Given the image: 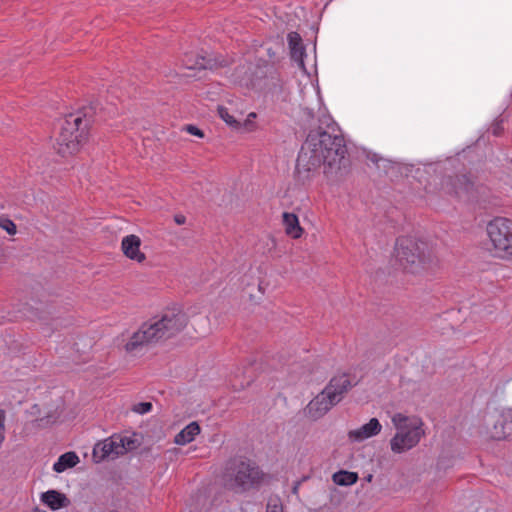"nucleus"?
<instances>
[{"label":"nucleus","instance_id":"nucleus-1","mask_svg":"<svg viewBox=\"0 0 512 512\" xmlns=\"http://www.w3.org/2000/svg\"><path fill=\"white\" fill-rule=\"evenodd\" d=\"M347 146L342 134L327 130H309L298 153L295 176L305 184L319 174L321 167L327 178L336 176L348 162Z\"/></svg>","mask_w":512,"mask_h":512},{"label":"nucleus","instance_id":"nucleus-2","mask_svg":"<svg viewBox=\"0 0 512 512\" xmlns=\"http://www.w3.org/2000/svg\"><path fill=\"white\" fill-rule=\"evenodd\" d=\"M188 324V316L179 308L165 310L158 320L144 323L125 344V350L132 352L140 346L170 339L179 334Z\"/></svg>","mask_w":512,"mask_h":512},{"label":"nucleus","instance_id":"nucleus-3","mask_svg":"<svg viewBox=\"0 0 512 512\" xmlns=\"http://www.w3.org/2000/svg\"><path fill=\"white\" fill-rule=\"evenodd\" d=\"M395 258L405 273L413 275L432 272L437 266V259L428 246L411 237L396 240Z\"/></svg>","mask_w":512,"mask_h":512},{"label":"nucleus","instance_id":"nucleus-4","mask_svg":"<svg viewBox=\"0 0 512 512\" xmlns=\"http://www.w3.org/2000/svg\"><path fill=\"white\" fill-rule=\"evenodd\" d=\"M392 423L397 429V433L390 440L391 450L394 453L401 454L412 449L425 435L421 419L411 420L402 413H396L392 417Z\"/></svg>","mask_w":512,"mask_h":512},{"label":"nucleus","instance_id":"nucleus-5","mask_svg":"<svg viewBox=\"0 0 512 512\" xmlns=\"http://www.w3.org/2000/svg\"><path fill=\"white\" fill-rule=\"evenodd\" d=\"M487 234L495 256L512 260V220L505 217L494 218L487 224Z\"/></svg>","mask_w":512,"mask_h":512},{"label":"nucleus","instance_id":"nucleus-6","mask_svg":"<svg viewBox=\"0 0 512 512\" xmlns=\"http://www.w3.org/2000/svg\"><path fill=\"white\" fill-rule=\"evenodd\" d=\"M231 489L235 492H245L258 486L263 481L264 473L254 462L249 460L235 461L228 467Z\"/></svg>","mask_w":512,"mask_h":512},{"label":"nucleus","instance_id":"nucleus-7","mask_svg":"<svg viewBox=\"0 0 512 512\" xmlns=\"http://www.w3.org/2000/svg\"><path fill=\"white\" fill-rule=\"evenodd\" d=\"M87 140L88 130H60L53 148L58 155L69 157L78 153Z\"/></svg>","mask_w":512,"mask_h":512},{"label":"nucleus","instance_id":"nucleus-8","mask_svg":"<svg viewBox=\"0 0 512 512\" xmlns=\"http://www.w3.org/2000/svg\"><path fill=\"white\" fill-rule=\"evenodd\" d=\"M99 115L97 113V108L95 105H89L82 107L74 113H70L66 115L63 119V122L59 125L64 128L65 125L70 126L74 125L75 127H83L90 128L93 125L99 124L98 122Z\"/></svg>","mask_w":512,"mask_h":512},{"label":"nucleus","instance_id":"nucleus-9","mask_svg":"<svg viewBox=\"0 0 512 512\" xmlns=\"http://www.w3.org/2000/svg\"><path fill=\"white\" fill-rule=\"evenodd\" d=\"M487 433L493 440H512V409L494 417Z\"/></svg>","mask_w":512,"mask_h":512},{"label":"nucleus","instance_id":"nucleus-10","mask_svg":"<svg viewBox=\"0 0 512 512\" xmlns=\"http://www.w3.org/2000/svg\"><path fill=\"white\" fill-rule=\"evenodd\" d=\"M123 445L118 443V435L114 434L111 437L99 441L93 448L92 458L95 463H100L105 459H115L122 455L121 450Z\"/></svg>","mask_w":512,"mask_h":512},{"label":"nucleus","instance_id":"nucleus-11","mask_svg":"<svg viewBox=\"0 0 512 512\" xmlns=\"http://www.w3.org/2000/svg\"><path fill=\"white\" fill-rule=\"evenodd\" d=\"M355 385L350 381L347 373H342L332 377L323 390L329 395L328 398L337 405Z\"/></svg>","mask_w":512,"mask_h":512},{"label":"nucleus","instance_id":"nucleus-12","mask_svg":"<svg viewBox=\"0 0 512 512\" xmlns=\"http://www.w3.org/2000/svg\"><path fill=\"white\" fill-rule=\"evenodd\" d=\"M328 394L322 390L317 396H315L304 408V414L307 418L316 421L327 414L331 408L336 406L328 398Z\"/></svg>","mask_w":512,"mask_h":512},{"label":"nucleus","instance_id":"nucleus-13","mask_svg":"<svg viewBox=\"0 0 512 512\" xmlns=\"http://www.w3.org/2000/svg\"><path fill=\"white\" fill-rule=\"evenodd\" d=\"M442 186L448 194L460 197L469 194L474 184L466 175H455L444 178Z\"/></svg>","mask_w":512,"mask_h":512},{"label":"nucleus","instance_id":"nucleus-14","mask_svg":"<svg viewBox=\"0 0 512 512\" xmlns=\"http://www.w3.org/2000/svg\"><path fill=\"white\" fill-rule=\"evenodd\" d=\"M141 239L135 234L125 236L121 241V251L124 256L137 263H143L146 260V255L140 250Z\"/></svg>","mask_w":512,"mask_h":512},{"label":"nucleus","instance_id":"nucleus-15","mask_svg":"<svg viewBox=\"0 0 512 512\" xmlns=\"http://www.w3.org/2000/svg\"><path fill=\"white\" fill-rule=\"evenodd\" d=\"M381 424L377 418H371L370 421L364 424L361 428L349 432V437L361 441L372 436H375L381 431Z\"/></svg>","mask_w":512,"mask_h":512},{"label":"nucleus","instance_id":"nucleus-16","mask_svg":"<svg viewBox=\"0 0 512 512\" xmlns=\"http://www.w3.org/2000/svg\"><path fill=\"white\" fill-rule=\"evenodd\" d=\"M41 501L52 510H58L70 504V500L67 496L56 490H49L42 493Z\"/></svg>","mask_w":512,"mask_h":512},{"label":"nucleus","instance_id":"nucleus-17","mask_svg":"<svg viewBox=\"0 0 512 512\" xmlns=\"http://www.w3.org/2000/svg\"><path fill=\"white\" fill-rule=\"evenodd\" d=\"M282 222L285 233L293 238L298 239L302 236L304 230L300 226L298 216L294 213L284 212L282 215Z\"/></svg>","mask_w":512,"mask_h":512},{"label":"nucleus","instance_id":"nucleus-18","mask_svg":"<svg viewBox=\"0 0 512 512\" xmlns=\"http://www.w3.org/2000/svg\"><path fill=\"white\" fill-rule=\"evenodd\" d=\"M200 431L199 424L197 422H191L175 436L174 442L178 445L188 444L195 439Z\"/></svg>","mask_w":512,"mask_h":512},{"label":"nucleus","instance_id":"nucleus-19","mask_svg":"<svg viewBox=\"0 0 512 512\" xmlns=\"http://www.w3.org/2000/svg\"><path fill=\"white\" fill-rule=\"evenodd\" d=\"M362 154L367 161H370L373 165H375L378 170L382 169L385 174H387L390 169L394 168L395 162L385 159L375 152L363 149Z\"/></svg>","mask_w":512,"mask_h":512},{"label":"nucleus","instance_id":"nucleus-20","mask_svg":"<svg viewBox=\"0 0 512 512\" xmlns=\"http://www.w3.org/2000/svg\"><path fill=\"white\" fill-rule=\"evenodd\" d=\"M288 44L291 52V57L296 61H301L304 55V47L302 39L297 32H290L288 34Z\"/></svg>","mask_w":512,"mask_h":512},{"label":"nucleus","instance_id":"nucleus-21","mask_svg":"<svg viewBox=\"0 0 512 512\" xmlns=\"http://www.w3.org/2000/svg\"><path fill=\"white\" fill-rule=\"evenodd\" d=\"M79 462V457L75 452H66L62 454L53 465V470L61 473L68 468H72Z\"/></svg>","mask_w":512,"mask_h":512},{"label":"nucleus","instance_id":"nucleus-22","mask_svg":"<svg viewBox=\"0 0 512 512\" xmlns=\"http://www.w3.org/2000/svg\"><path fill=\"white\" fill-rule=\"evenodd\" d=\"M183 63L188 69H214L218 66L216 60L204 56L197 57L195 61L184 59Z\"/></svg>","mask_w":512,"mask_h":512},{"label":"nucleus","instance_id":"nucleus-23","mask_svg":"<svg viewBox=\"0 0 512 512\" xmlns=\"http://www.w3.org/2000/svg\"><path fill=\"white\" fill-rule=\"evenodd\" d=\"M333 482L339 486H350L355 484L359 477L356 472L340 470L333 474Z\"/></svg>","mask_w":512,"mask_h":512},{"label":"nucleus","instance_id":"nucleus-24","mask_svg":"<svg viewBox=\"0 0 512 512\" xmlns=\"http://www.w3.org/2000/svg\"><path fill=\"white\" fill-rule=\"evenodd\" d=\"M219 117L229 126L233 125H242V113H237V115L231 114L228 108L224 106H219L218 109Z\"/></svg>","mask_w":512,"mask_h":512},{"label":"nucleus","instance_id":"nucleus-25","mask_svg":"<svg viewBox=\"0 0 512 512\" xmlns=\"http://www.w3.org/2000/svg\"><path fill=\"white\" fill-rule=\"evenodd\" d=\"M118 443H119V445L120 444L123 445V448L121 449V450H123L122 455H124L125 453H127L129 451L137 449L138 446L140 445V443L134 436L118 435Z\"/></svg>","mask_w":512,"mask_h":512},{"label":"nucleus","instance_id":"nucleus-26","mask_svg":"<svg viewBox=\"0 0 512 512\" xmlns=\"http://www.w3.org/2000/svg\"><path fill=\"white\" fill-rule=\"evenodd\" d=\"M0 227L9 235H15L17 233L16 224L9 218L0 217Z\"/></svg>","mask_w":512,"mask_h":512},{"label":"nucleus","instance_id":"nucleus-27","mask_svg":"<svg viewBox=\"0 0 512 512\" xmlns=\"http://www.w3.org/2000/svg\"><path fill=\"white\" fill-rule=\"evenodd\" d=\"M152 410V403L140 402L133 407V411L139 414H145Z\"/></svg>","mask_w":512,"mask_h":512},{"label":"nucleus","instance_id":"nucleus-28","mask_svg":"<svg viewBox=\"0 0 512 512\" xmlns=\"http://www.w3.org/2000/svg\"><path fill=\"white\" fill-rule=\"evenodd\" d=\"M335 125V121L332 119L330 115L323 114L319 118V126L318 128H332Z\"/></svg>","mask_w":512,"mask_h":512},{"label":"nucleus","instance_id":"nucleus-29","mask_svg":"<svg viewBox=\"0 0 512 512\" xmlns=\"http://www.w3.org/2000/svg\"><path fill=\"white\" fill-rule=\"evenodd\" d=\"M257 117L256 113L251 112L247 115L245 119L242 118V125L247 126L253 122V119Z\"/></svg>","mask_w":512,"mask_h":512},{"label":"nucleus","instance_id":"nucleus-30","mask_svg":"<svg viewBox=\"0 0 512 512\" xmlns=\"http://www.w3.org/2000/svg\"><path fill=\"white\" fill-rule=\"evenodd\" d=\"M267 512H283L282 505L279 504H268Z\"/></svg>","mask_w":512,"mask_h":512},{"label":"nucleus","instance_id":"nucleus-31","mask_svg":"<svg viewBox=\"0 0 512 512\" xmlns=\"http://www.w3.org/2000/svg\"><path fill=\"white\" fill-rule=\"evenodd\" d=\"M174 221L177 225H183L186 222V217L182 214H177L174 216Z\"/></svg>","mask_w":512,"mask_h":512},{"label":"nucleus","instance_id":"nucleus-32","mask_svg":"<svg viewBox=\"0 0 512 512\" xmlns=\"http://www.w3.org/2000/svg\"><path fill=\"white\" fill-rule=\"evenodd\" d=\"M189 134L191 135H194V136H197V137H200V138H203L204 137V133H203V130H186Z\"/></svg>","mask_w":512,"mask_h":512},{"label":"nucleus","instance_id":"nucleus-33","mask_svg":"<svg viewBox=\"0 0 512 512\" xmlns=\"http://www.w3.org/2000/svg\"><path fill=\"white\" fill-rule=\"evenodd\" d=\"M5 417H6L5 411L4 410H0V428L1 429H5V425H4Z\"/></svg>","mask_w":512,"mask_h":512},{"label":"nucleus","instance_id":"nucleus-34","mask_svg":"<svg viewBox=\"0 0 512 512\" xmlns=\"http://www.w3.org/2000/svg\"><path fill=\"white\" fill-rule=\"evenodd\" d=\"M502 132H503V130L495 129V130H493V135L496 137H499L502 135Z\"/></svg>","mask_w":512,"mask_h":512},{"label":"nucleus","instance_id":"nucleus-35","mask_svg":"<svg viewBox=\"0 0 512 512\" xmlns=\"http://www.w3.org/2000/svg\"><path fill=\"white\" fill-rule=\"evenodd\" d=\"M4 432H5V429L0 428V443H2V441L4 440Z\"/></svg>","mask_w":512,"mask_h":512},{"label":"nucleus","instance_id":"nucleus-36","mask_svg":"<svg viewBox=\"0 0 512 512\" xmlns=\"http://www.w3.org/2000/svg\"><path fill=\"white\" fill-rule=\"evenodd\" d=\"M185 128L191 129V128H196V127L194 125H192V124H188V125L185 126Z\"/></svg>","mask_w":512,"mask_h":512}]
</instances>
